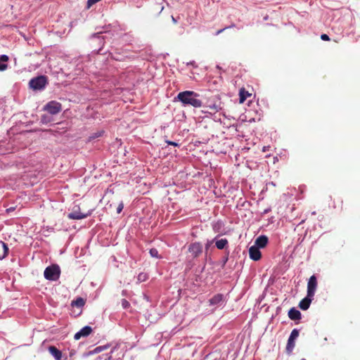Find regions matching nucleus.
I'll list each match as a JSON object with an SVG mask.
<instances>
[{
  "instance_id": "obj_1",
  "label": "nucleus",
  "mask_w": 360,
  "mask_h": 360,
  "mask_svg": "<svg viewBox=\"0 0 360 360\" xmlns=\"http://www.w3.org/2000/svg\"><path fill=\"white\" fill-rule=\"evenodd\" d=\"M200 95L193 91L186 90L179 92L174 101H179L182 106H192L195 108H201L202 102L199 99Z\"/></svg>"
},
{
  "instance_id": "obj_2",
  "label": "nucleus",
  "mask_w": 360,
  "mask_h": 360,
  "mask_svg": "<svg viewBox=\"0 0 360 360\" xmlns=\"http://www.w3.org/2000/svg\"><path fill=\"white\" fill-rule=\"evenodd\" d=\"M202 252L203 246L200 242H193L188 246L189 255L187 257L186 269H191L193 266V260L198 258Z\"/></svg>"
},
{
  "instance_id": "obj_3",
  "label": "nucleus",
  "mask_w": 360,
  "mask_h": 360,
  "mask_svg": "<svg viewBox=\"0 0 360 360\" xmlns=\"http://www.w3.org/2000/svg\"><path fill=\"white\" fill-rule=\"evenodd\" d=\"M48 84L47 77L44 75H39L30 79V88L34 91H41L45 89Z\"/></svg>"
},
{
  "instance_id": "obj_4",
  "label": "nucleus",
  "mask_w": 360,
  "mask_h": 360,
  "mask_svg": "<svg viewBox=\"0 0 360 360\" xmlns=\"http://www.w3.org/2000/svg\"><path fill=\"white\" fill-rule=\"evenodd\" d=\"M60 274V269L58 265L53 264L47 266L44 272V278L46 280L56 281H57Z\"/></svg>"
},
{
  "instance_id": "obj_5",
  "label": "nucleus",
  "mask_w": 360,
  "mask_h": 360,
  "mask_svg": "<svg viewBox=\"0 0 360 360\" xmlns=\"http://www.w3.org/2000/svg\"><path fill=\"white\" fill-rule=\"evenodd\" d=\"M44 109L51 115H56L62 110V105L59 102L51 101L46 104Z\"/></svg>"
},
{
  "instance_id": "obj_6",
  "label": "nucleus",
  "mask_w": 360,
  "mask_h": 360,
  "mask_svg": "<svg viewBox=\"0 0 360 360\" xmlns=\"http://www.w3.org/2000/svg\"><path fill=\"white\" fill-rule=\"evenodd\" d=\"M300 331L297 328H294L288 338L287 345H286V352L288 353L292 352L295 347V340L299 336Z\"/></svg>"
},
{
  "instance_id": "obj_7",
  "label": "nucleus",
  "mask_w": 360,
  "mask_h": 360,
  "mask_svg": "<svg viewBox=\"0 0 360 360\" xmlns=\"http://www.w3.org/2000/svg\"><path fill=\"white\" fill-rule=\"evenodd\" d=\"M317 288V278L315 275H312L310 276L308 283H307V294L309 295V296H314L315 295L316 290Z\"/></svg>"
},
{
  "instance_id": "obj_8",
  "label": "nucleus",
  "mask_w": 360,
  "mask_h": 360,
  "mask_svg": "<svg viewBox=\"0 0 360 360\" xmlns=\"http://www.w3.org/2000/svg\"><path fill=\"white\" fill-rule=\"evenodd\" d=\"M224 302V295L221 293H218L214 295L209 300L210 306H214L216 307L221 306Z\"/></svg>"
},
{
  "instance_id": "obj_9",
  "label": "nucleus",
  "mask_w": 360,
  "mask_h": 360,
  "mask_svg": "<svg viewBox=\"0 0 360 360\" xmlns=\"http://www.w3.org/2000/svg\"><path fill=\"white\" fill-rule=\"evenodd\" d=\"M91 327L89 326H86L75 334L74 338L76 340H79L82 337H87L91 334Z\"/></svg>"
},
{
  "instance_id": "obj_10",
  "label": "nucleus",
  "mask_w": 360,
  "mask_h": 360,
  "mask_svg": "<svg viewBox=\"0 0 360 360\" xmlns=\"http://www.w3.org/2000/svg\"><path fill=\"white\" fill-rule=\"evenodd\" d=\"M250 258L254 261H258L261 259L262 253L259 248L254 245L249 248Z\"/></svg>"
},
{
  "instance_id": "obj_11",
  "label": "nucleus",
  "mask_w": 360,
  "mask_h": 360,
  "mask_svg": "<svg viewBox=\"0 0 360 360\" xmlns=\"http://www.w3.org/2000/svg\"><path fill=\"white\" fill-rule=\"evenodd\" d=\"M314 300V296H309V295L307 294V296L303 298L299 303V307L302 309V310H307L309 307H310V304L312 302V300Z\"/></svg>"
},
{
  "instance_id": "obj_12",
  "label": "nucleus",
  "mask_w": 360,
  "mask_h": 360,
  "mask_svg": "<svg viewBox=\"0 0 360 360\" xmlns=\"http://www.w3.org/2000/svg\"><path fill=\"white\" fill-rule=\"evenodd\" d=\"M90 214V212L87 214H83L79 211V208L78 210H74L72 212L68 214V217L70 219H82L86 218Z\"/></svg>"
},
{
  "instance_id": "obj_13",
  "label": "nucleus",
  "mask_w": 360,
  "mask_h": 360,
  "mask_svg": "<svg viewBox=\"0 0 360 360\" xmlns=\"http://www.w3.org/2000/svg\"><path fill=\"white\" fill-rule=\"evenodd\" d=\"M268 242V237L265 235H261L256 238L254 246L257 247L259 249L264 248L267 245Z\"/></svg>"
},
{
  "instance_id": "obj_14",
  "label": "nucleus",
  "mask_w": 360,
  "mask_h": 360,
  "mask_svg": "<svg viewBox=\"0 0 360 360\" xmlns=\"http://www.w3.org/2000/svg\"><path fill=\"white\" fill-rule=\"evenodd\" d=\"M288 317L292 321H298L302 318L301 312L295 307H292L288 311Z\"/></svg>"
},
{
  "instance_id": "obj_15",
  "label": "nucleus",
  "mask_w": 360,
  "mask_h": 360,
  "mask_svg": "<svg viewBox=\"0 0 360 360\" xmlns=\"http://www.w3.org/2000/svg\"><path fill=\"white\" fill-rule=\"evenodd\" d=\"M49 351L56 360H61L62 352L55 346H49Z\"/></svg>"
},
{
  "instance_id": "obj_16",
  "label": "nucleus",
  "mask_w": 360,
  "mask_h": 360,
  "mask_svg": "<svg viewBox=\"0 0 360 360\" xmlns=\"http://www.w3.org/2000/svg\"><path fill=\"white\" fill-rule=\"evenodd\" d=\"M9 58L6 54L0 55V71L3 72L7 70L8 68V62Z\"/></svg>"
},
{
  "instance_id": "obj_17",
  "label": "nucleus",
  "mask_w": 360,
  "mask_h": 360,
  "mask_svg": "<svg viewBox=\"0 0 360 360\" xmlns=\"http://www.w3.org/2000/svg\"><path fill=\"white\" fill-rule=\"evenodd\" d=\"M216 237H217V238L214 242L215 243V246L217 247V249L224 250L228 247L229 242L226 238H221V239L218 240L217 239L218 236Z\"/></svg>"
},
{
  "instance_id": "obj_18",
  "label": "nucleus",
  "mask_w": 360,
  "mask_h": 360,
  "mask_svg": "<svg viewBox=\"0 0 360 360\" xmlns=\"http://www.w3.org/2000/svg\"><path fill=\"white\" fill-rule=\"evenodd\" d=\"M224 224L221 220H217L212 223V228L214 233H220L222 231Z\"/></svg>"
},
{
  "instance_id": "obj_19",
  "label": "nucleus",
  "mask_w": 360,
  "mask_h": 360,
  "mask_svg": "<svg viewBox=\"0 0 360 360\" xmlns=\"http://www.w3.org/2000/svg\"><path fill=\"white\" fill-rule=\"evenodd\" d=\"M8 252V245L3 241H0V260L4 259Z\"/></svg>"
},
{
  "instance_id": "obj_20",
  "label": "nucleus",
  "mask_w": 360,
  "mask_h": 360,
  "mask_svg": "<svg viewBox=\"0 0 360 360\" xmlns=\"http://www.w3.org/2000/svg\"><path fill=\"white\" fill-rule=\"evenodd\" d=\"M207 108L212 110L214 112H217L222 109L221 103L219 101H217L214 103L208 104Z\"/></svg>"
},
{
  "instance_id": "obj_21",
  "label": "nucleus",
  "mask_w": 360,
  "mask_h": 360,
  "mask_svg": "<svg viewBox=\"0 0 360 360\" xmlns=\"http://www.w3.org/2000/svg\"><path fill=\"white\" fill-rule=\"evenodd\" d=\"M85 304V300L82 297H77L76 300L72 301L71 305L82 308Z\"/></svg>"
},
{
  "instance_id": "obj_22",
  "label": "nucleus",
  "mask_w": 360,
  "mask_h": 360,
  "mask_svg": "<svg viewBox=\"0 0 360 360\" xmlns=\"http://www.w3.org/2000/svg\"><path fill=\"white\" fill-rule=\"evenodd\" d=\"M105 133L104 130H99L96 132L92 133L88 138V141H92L93 140L101 137Z\"/></svg>"
},
{
  "instance_id": "obj_23",
  "label": "nucleus",
  "mask_w": 360,
  "mask_h": 360,
  "mask_svg": "<svg viewBox=\"0 0 360 360\" xmlns=\"http://www.w3.org/2000/svg\"><path fill=\"white\" fill-rule=\"evenodd\" d=\"M249 96H250V94L248 91H245L244 89H240L239 93L240 103H243Z\"/></svg>"
},
{
  "instance_id": "obj_24",
  "label": "nucleus",
  "mask_w": 360,
  "mask_h": 360,
  "mask_svg": "<svg viewBox=\"0 0 360 360\" xmlns=\"http://www.w3.org/2000/svg\"><path fill=\"white\" fill-rule=\"evenodd\" d=\"M149 254L150 257L157 258V259H161L162 257L159 255L158 250L156 248H150L149 250Z\"/></svg>"
},
{
  "instance_id": "obj_25",
  "label": "nucleus",
  "mask_w": 360,
  "mask_h": 360,
  "mask_svg": "<svg viewBox=\"0 0 360 360\" xmlns=\"http://www.w3.org/2000/svg\"><path fill=\"white\" fill-rule=\"evenodd\" d=\"M148 276L147 274L141 272L138 275L137 280L139 283H141L146 281L148 279Z\"/></svg>"
},
{
  "instance_id": "obj_26",
  "label": "nucleus",
  "mask_w": 360,
  "mask_h": 360,
  "mask_svg": "<svg viewBox=\"0 0 360 360\" xmlns=\"http://www.w3.org/2000/svg\"><path fill=\"white\" fill-rule=\"evenodd\" d=\"M217 237H215L214 239L212 240H207L205 245V251L207 252L209 248H210V246L212 245V243H214V241L216 240Z\"/></svg>"
},
{
  "instance_id": "obj_27",
  "label": "nucleus",
  "mask_w": 360,
  "mask_h": 360,
  "mask_svg": "<svg viewBox=\"0 0 360 360\" xmlns=\"http://www.w3.org/2000/svg\"><path fill=\"white\" fill-rule=\"evenodd\" d=\"M121 304L122 308L124 309H127L130 307V303L126 299H122L121 300Z\"/></svg>"
},
{
  "instance_id": "obj_28",
  "label": "nucleus",
  "mask_w": 360,
  "mask_h": 360,
  "mask_svg": "<svg viewBox=\"0 0 360 360\" xmlns=\"http://www.w3.org/2000/svg\"><path fill=\"white\" fill-rule=\"evenodd\" d=\"M101 0H88L86 3V8H90L94 4L100 1Z\"/></svg>"
},
{
  "instance_id": "obj_29",
  "label": "nucleus",
  "mask_w": 360,
  "mask_h": 360,
  "mask_svg": "<svg viewBox=\"0 0 360 360\" xmlns=\"http://www.w3.org/2000/svg\"><path fill=\"white\" fill-rule=\"evenodd\" d=\"M107 347H108L107 345L98 346L95 348L94 351H95V352H101L103 351L104 349H105Z\"/></svg>"
},
{
  "instance_id": "obj_30",
  "label": "nucleus",
  "mask_w": 360,
  "mask_h": 360,
  "mask_svg": "<svg viewBox=\"0 0 360 360\" xmlns=\"http://www.w3.org/2000/svg\"><path fill=\"white\" fill-rule=\"evenodd\" d=\"M123 208H124V204L122 202H121L117 207V213L120 214L122 211Z\"/></svg>"
},
{
  "instance_id": "obj_31",
  "label": "nucleus",
  "mask_w": 360,
  "mask_h": 360,
  "mask_svg": "<svg viewBox=\"0 0 360 360\" xmlns=\"http://www.w3.org/2000/svg\"><path fill=\"white\" fill-rule=\"evenodd\" d=\"M321 39L323 40V41H329L330 40V37L328 34H322L321 35Z\"/></svg>"
},
{
  "instance_id": "obj_32",
  "label": "nucleus",
  "mask_w": 360,
  "mask_h": 360,
  "mask_svg": "<svg viewBox=\"0 0 360 360\" xmlns=\"http://www.w3.org/2000/svg\"><path fill=\"white\" fill-rule=\"evenodd\" d=\"M101 32H97V33H95L92 35V37H98V38H100V37H102V39H103V37L101 36Z\"/></svg>"
},
{
  "instance_id": "obj_33",
  "label": "nucleus",
  "mask_w": 360,
  "mask_h": 360,
  "mask_svg": "<svg viewBox=\"0 0 360 360\" xmlns=\"http://www.w3.org/2000/svg\"><path fill=\"white\" fill-rule=\"evenodd\" d=\"M167 144L168 145H171V146H179V143H176V142H174V141H167Z\"/></svg>"
},
{
  "instance_id": "obj_34",
  "label": "nucleus",
  "mask_w": 360,
  "mask_h": 360,
  "mask_svg": "<svg viewBox=\"0 0 360 360\" xmlns=\"http://www.w3.org/2000/svg\"><path fill=\"white\" fill-rule=\"evenodd\" d=\"M233 26H234V25H231V26H230V27H224V28H223V29H221V30H218V31L217 32V34H219L220 33H221V32H222L224 30H226V28L232 27H233Z\"/></svg>"
},
{
  "instance_id": "obj_35",
  "label": "nucleus",
  "mask_w": 360,
  "mask_h": 360,
  "mask_svg": "<svg viewBox=\"0 0 360 360\" xmlns=\"http://www.w3.org/2000/svg\"><path fill=\"white\" fill-rule=\"evenodd\" d=\"M172 20L174 24L177 22V20L173 15H172Z\"/></svg>"
},
{
  "instance_id": "obj_36",
  "label": "nucleus",
  "mask_w": 360,
  "mask_h": 360,
  "mask_svg": "<svg viewBox=\"0 0 360 360\" xmlns=\"http://www.w3.org/2000/svg\"><path fill=\"white\" fill-rule=\"evenodd\" d=\"M228 261V257L224 258L222 262H223V265L226 264V263Z\"/></svg>"
},
{
  "instance_id": "obj_37",
  "label": "nucleus",
  "mask_w": 360,
  "mask_h": 360,
  "mask_svg": "<svg viewBox=\"0 0 360 360\" xmlns=\"http://www.w3.org/2000/svg\"><path fill=\"white\" fill-rule=\"evenodd\" d=\"M46 116L45 115L42 116L41 117V122H46Z\"/></svg>"
},
{
  "instance_id": "obj_38",
  "label": "nucleus",
  "mask_w": 360,
  "mask_h": 360,
  "mask_svg": "<svg viewBox=\"0 0 360 360\" xmlns=\"http://www.w3.org/2000/svg\"><path fill=\"white\" fill-rule=\"evenodd\" d=\"M269 210H265L264 213L266 214L269 212Z\"/></svg>"
},
{
  "instance_id": "obj_39",
  "label": "nucleus",
  "mask_w": 360,
  "mask_h": 360,
  "mask_svg": "<svg viewBox=\"0 0 360 360\" xmlns=\"http://www.w3.org/2000/svg\"><path fill=\"white\" fill-rule=\"evenodd\" d=\"M163 8H164V7H163V6H162V7L160 8V13L163 10Z\"/></svg>"
},
{
  "instance_id": "obj_40",
  "label": "nucleus",
  "mask_w": 360,
  "mask_h": 360,
  "mask_svg": "<svg viewBox=\"0 0 360 360\" xmlns=\"http://www.w3.org/2000/svg\"><path fill=\"white\" fill-rule=\"evenodd\" d=\"M195 63V62H194V61H193V62H191V63H190V64H191V65H193V63ZM188 65H189V63H188Z\"/></svg>"
}]
</instances>
